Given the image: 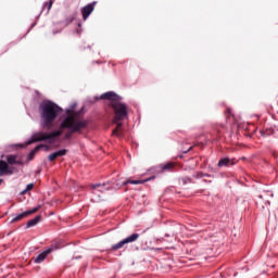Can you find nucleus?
Segmentation results:
<instances>
[{"instance_id":"obj_1","label":"nucleus","mask_w":278,"mask_h":278,"mask_svg":"<svg viewBox=\"0 0 278 278\" xmlns=\"http://www.w3.org/2000/svg\"><path fill=\"white\" fill-rule=\"evenodd\" d=\"M123 97L115 91H106L101 96L87 97V105H94L98 101H109L110 108L114 112L113 123L116 127L113 129L112 135L116 138H125L123 132V121L129 118V105L123 102Z\"/></svg>"},{"instance_id":"obj_2","label":"nucleus","mask_w":278,"mask_h":278,"mask_svg":"<svg viewBox=\"0 0 278 278\" xmlns=\"http://www.w3.org/2000/svg\"><path fill=\"white\" fill-rule=\"evenodd\" d=\"M64 109L52 100H42L38 106L39 125L41 129H51L55 121H62Z\"/></svg>"},{"instance_id":"obj_3","label":"nucleus","mask_w":278,"mask_h":278,"mask_svg":"<svg viewBox=\"0 0 278 278\" xmlns=\"http://www.w3.org/2000/svg\"><path fill=\"white\" fill-rule=\"evenodd\" d=\"M90 125V121L85 118H76V119H70L61 121L60 127L61 129H66L67 131L64 135V140H71L73 138V134H84L88 129Z\"/></svg>"},{"instance_id":"obj_4","label":"nucleus","mask_w":278,"mask_h":278,"mask_svg":"<svg viewBox=\"0 0 278 278\" xmlns=\"http://www.w3.org/2000/svg\"><path fill=\"white\" fill-rule=\"evenodd\" d=\"M225 134H227V127L223 124H213L208 131V142H225Z\"/></svg>"},{"instance_id":"obj_5","label":"nucleus","mask_w":278,"mask_h":278,"mask_svg":"<svg viewBox=\"0 0 278 278\" xmlns=\"http://www.w3.org/2000/svg\"><path fill=\"white\" fill-rule=\"evenodd\" d=\"M240 162L237 157L229 156L224 154L219 156L218 162L216 164L217 168H233Z\"/></svg>"},{"instance_id":"obj_6","label":"nucleus","mask_w":278,"mask_h":278,"mask_svg":"<svg viewBox=\"0 0 278 278\" xmlns=\"http://www.w3.org/2000/svg\"><path fill=\"white\" fill-rule=\"evenodd\" d=\"M37 142H47L49 144V132L45 130L35 131L26 140V144H36Z\"/></svg>"},{"instance_id":"obj_7","label":"nucleus","mask_w":278,"mask_h":278,"mask_svg":"<svg viewBox=\"0 0 278 278\" xmlns=\"http://www.w3.org/2000/svg\"><path fill=\"white\" fill-rule=\"evenodd\" d=\"M61 247L60 243H54L48 247L43 252L39 253L35 258V264H42L45 260H47V255H50V253H53V251H60Z\"/></svg>"},{"instance_id":"obj_8","label":"nucleus","mask_w":278,"mask_h":278,"mask_svg":"<svg viewBox=\"0 0 278 278\" xmlns=\"http://www.w3.org/2000/svg\"><path fill=\"white\" fill-rule=\"evenodd\" d=\"M170 168H173V163H162L157 166H152L148 169L149 173H156L157 176L162 175V173H170Z\"/></svg>"},{"instance_id":"obj_9","label":"nucleus","mask_w":278,"mask_h":278,"mask_svg":"<svg viewBox=\"0 0 278 278\" xmlns=\"http://www.w3.org/2000/svg\"><path fill=\"white\" fill-rule=\"evenodd\" d=\"M14 173H18L16 167L8 165L5 161L0 160V177H3V175H14Z\"/></svg>"},{"instance_id":"obj_10","label":"nucleus","mask_w":278,"mask_h":278,"mask_svg":"<svg viewBox=\"0 0 278 278\" xmlns=\"http://www.w3.org/2000/svg\"><path fill=\"white\" fill-rule=\"evenodd\" d=\"M94 8H97V1H92L81 8L80 12L83 14L84 21H88V18H90V14L94 12Z\"/></svg>"},{"instance_id":"obj_11","label":"nucleus","mask_w":278,"mask_h":278,"mask_svg":"<svg viewBox=\"0 0 278 278\" xmlns=\"http://www.w3.org/2000/svg\"><path fill=\"white\" fill-rule=\"evenodd\" d=\"M76 108H77V102H73L72 104H70V106L65 109V113L63 114V119L61 121H65L67 123L68 121H77V118L71 117V112H74L75 114Z\"/></svg>"},{"instance_id":"obj_12","label":"nucleus","mask_w":278,"mask_h":278,"mask_svg":"<svg viewBox=\"0 0 278 278\" xmlns=\"http://www.w3.org/2000/svg\"><path fill=\"white\" fill-rule=\"evenodd\" d=\"M68 153L66 148L56 150L48 155V162H53V160H58V157H64Z\"/></svg>"},{"instance_id":"obj_13","label":"nucleus","mask_w":278,"mask_h":278,"mask_svg":"<svg viewBox=\"0 0 278 278\" xmlns=\"http://www.w3.org/2000/svg\"><path fill=\"white\" fill-rule=\"evenodd\" d=\"M77 16H79V11L74 10L71 12L70 15L65 16V20L63 22H60V24L65 25V27H66V26L71 25V23H73V21H77Z\"/></svg>"},{"instance_id":"obj_14","label":"nucleus","mask_w":278,"mask_h":278,"mask_svg":"<svg viewBox=\"0 0 278 278\" xmlns=\"http://www.w3.org/2000/svg\"><path fill=\"white\" fill-rule=\"evenodd\" d=\"M62 131L54 129L51 131H48V139H49V144H55V142L59 141V138H61Z\"/></svg>"},{"instance_id":"obj_15","label":"nucleus","mask_w":278,"mask_h":278,"mask_svg":"<svg viewBox=\"0 0 278 278\" xmlns=\"http://www.w3.org/2000/svg\"><path fill=\"white\" fill-rule=\"evenodd\" d=\"M140 238V233L134 232L132 235H129L128 237L122 239V242L125 247V244H131L132 242H136Z\"/></svg>"},{"instance_id":"obj_16","label":"nucleus","mask_w":278,"mask_h":278,"mask_svg":"<svg viewBox=\"0 0 278 278\" xmlns=\"http://www.w3.org/2000/svg\"><path fill=\"white\" fill-rule=\"evenodd\" d=\"M41 220H42V216L40 215L35 216L33 219H29L26 223V229H31V227H36V225H38Z\"/></svg>"},{"instance_id":"obj_17","label":"nucleus","mask_w":278,"mask_h":278,"mask_svg":"<svg viewBox=\"0 0 278 278\" xmlns=\"http://www.w3.org/2000/svg\"><path fill=\"white\" fill-rule=\"evenodd\" d=\"M45 8H47L46 14H49V12L51 11V8H53V0H50L49 2H43L40 13L36 16L37 21L38 18H40V15L42 14V12H45Z\"/></svg>"},{"instance_id":"obj_18","label":"nucleus","mask_w":278,"mask_h":278,"mask_svg":"<svg viewBox=\"0 0 278 278\" xmlns=\"http://www.w3.org/2000/svg\"><path fill=\"white\" fill-rule=\"evenodd\" d=\"M180 151H181V154H178V157L184 159V155L192 151V146H190V143H184Z\"/></svg>"},{"instance_id":"obj_19","label":"nucleus","mask_w":278,"mask_h":278,"mask_svg":"<svg viewBox=\"0 0 278 278\" xmlns=\"http://www.w3.org/2000/svg\"><path fill=\"white\" fill-rule=\"evenodd\" d=\"M157 173L152 174L151 176H148L146 178H140V185L149 184V181H153V179H157Z\"/></svg>"},{"instance_id":"obj_20","label":"nucleus","mask_w":278,"mask_h":278,"mask_svg":"<svg viewBox=\"0 0 278 278\" xmlns=\"http://www.w3.org/2000/svg\"><path fill=\"white\" fill-rule=\"evenodd\" d=\"M129 184L131 185V186H138V185H140V178H138V179H131V178H127L126 180H124L123 182H122V186H129Z\"/></svg>"},{"instance_id":"obj_21","label":"nucleus","mask_w":278,"mask_h":278,"mask_svg":"<svg viewBox=\"0 0 278 278\" xmlns=\"http://www.w3.org/2000/svg\"><path fill=\"white\" fill-rule=\"evenodd\" d=\"M17 156L15 154H8L7 155V164H10V166H14L16 164Z\"/></svg>"},{"instance_id":"obj_22","label":"nucleus","mask_w":278,"mask_h":278,"mask_svg":"<svg viewBox=\"0 0 278 278\" xmlns=\"http://www.w3.org/2000/svg\"><path fill=\"white\" fill-rule=\"evenodd\" d=\"M76 118H84L86 115V105H83L78 111H75Z\"/></svg>"},{"instance_id":"obj_23","label":"nucleus","mask_w":278,"mask_h":278,"mask_svg":"<svg viewBox=\"0 0 278 278\" xmlns=\"http://www.w3.org/2000/svg\"><path fill=\"white\" fill-rule=\"evenodd\" d=\"M38 151L39 150H38L37 146H35L34 149L30 150V152L28 153V155L26 157L27 162H31V160H34V157H36V153H38Z\"/></svg>"},{"instance_id":"obj_24","label":"nucleus","mask_w":278,"mask_h":278,"mask_svg":"<svg viewBox=\"0 0 278 278\" xmlns=\"http://www.w3.org/2000/svg\"><path fill=\"white\" fill-rule=\"evenodd\" d=\"M23 218H27V213L26 212L20 213L16 216H14L11 219V223H18V220H23Z\"/></svg>"},{"instance_id":"obj_25","label":"nucleus","mask_w":278,"mask_h":278,"mask_svg":"<svg viewBox=\"0 0 278 278\" xmlns=\"http://www.w3.org/2000/svg\"><path fill=\"white\" fill-rule=\"evenodd\" d=\"M179 184H182V186H188V184H192V178L190 176H184L178 178Z\"/></svg>"},{"instance_id":"obj_26","label":"nucleus","mask_w":278,"mask_h":278,"mask_svg":"<svg viewBox=\"0 0 278 278\" xmlns=\"http://www.w3.org/2000/svg\"><path fill=\"white\" fill-rule=\"evenodd\" d=\"M42 205L38 204L37 206L25 211L26 212V216H29L31 214H36V212H38L39 210H41Z\"/></svg>"},{"instance_id":"obj_27","label":"nucleus","mask_w":278,"mask_h":278,"mask_svg":"<svg viewBox=\"0 0 278 278\" xmlns=\"http://www.w3.org/2000/svg\"><path fill=\"white\" fill-rule=\"evenodd\" d=\"M224 114L227 119L231 118V117H233V110L231 108H226V110L224 111Z\"/></svg>"},{"instance_id":"obj_28","label":"nucleus","mask_w":278,"mask_h":278,"mask_svg":"<svg viewBox=\"0 0 278 278\" xmlns=\"http://www.w3.org/2000/svg\"><path fill=\"white\" fill-rule=\"evenodd\" d=\"M125 244L123 243V240L118 241L116 244L112 245L113 251H118V249H123Z\"/></svg>"},{"instance_id":"obj_29","label":"nucleus","mask_w":278,"mask_h":278,"mask_svg":"<svg viewBox=\"0 0 278 278\" xmlns=\"http://www.w3.org/2000/svg\"><path fill=\"white\" fill-rule=\"evenodd\" d=\"M36 147L38 148V151H40L41 149H43L45 151H49V149H51L49 144H45V143H39Z\"/></svg>"},{"instance_id":"obj_30","label":"nucleus","mask_w":278,"mask_h":278,"mask_svg":"<svg viewBox=\"0 0 278 278\" xmlns=\"http://www.w3.org/2000/svg\"><path fill=\"white\" fill-rule=\"evenodd\" d=\"M260 134L262 138H269V136H273V132H268L267 130H260Z\"/></svg>"},{"instance_id":"obj_31","label":"nucleus","mask_w":278,"mask_h":278,"mask_svg":"<svg viewBox=\"0 0 278 278\" xmlns=\"http://www.w3.org/2000/svg\"><path fill=\"white\" fill-rule=\"evenodd\" d=\"M12 147H15L17 149H25L26 147H29V144H27V141H25V143H15Z\"/></svg>"},{"instance_id":"obj_32","label":"nucleus","mask_w":278,"mask_h":278,"mask_svg":"<svg viewBox=\"0 0 278 278\" xmlns=\"http://www.w3.org/2000/svg\"><path fill=\"white\" fill-rule=\"evenodd\" d=\"M97 188H105V184H101V182L93 184L91 187V190H97Z\"/></svg>"},{"instance_id":"obj_33","label":"nucleus","mask_w":278,"mask_h":278,"mask_svg":"<svg viewBox=\"0 0 278 278\" xmlns=\"http://www.w3.org/2000/svg\"><path fill=\"white\" fill-rule=\"evenodd\" d=\"M194 179H203V172H195L193 174Z\"/></svg>"},{"instance_id":"obj_34","label":"nucleus","mask_w":278,"mask_h":278,"mask_svg":"<svg viewBox=\"0 0 278 278\" xmlns=\"http://www.w3.org/2000/svg\"><path fill=\"white\" fill-rule=\"evenodd\" d=\"M34 182H30V184H28V185H26V190L29 192V190H34Z\"/></svg>"},{"instance_id":"obj_35","label":"nucleus","mask_w":278,"mask_h":278,"mask_svg":"<svg viewBox=\"0 0 278 278\" xmlns=\"http://www.w3.org/2000/svg\"><path fill=\"white\" fill-rule=\"evenodd\" d=\"M74 34H77V36H81V28H76L74 30Z\"/></svg>"},{"instance_id":"obj_36","label":"nucleus","mask_w":278,"mask_h":278,"mask_svg":"<svg viewBox=\"0 0 278 278\" xmlns=\"http://www.w3.org/2000/svg\"><path fill=\"white\" fill-rule=\"evenodd\" d=\"M15 164H17L18 166H24L25 163H23V161L16 159Z\"/></svg>"},{"instance_id":"obj_37","label":"nucleus","mask_w":278,"mask_h":278,"mask_svg":"<svg viewBox=\"0 0 278 278\" xmlns=\"http://www.w3.org/2000/svg\"><path fill=\"white\" fill-rule=\"evenodd\" d=\"M37 24H38L37 22H34V23L31 24L30 28L27 30L26 34H29V33L31 31L33 27H35Z\"/></svg>"},{"instance_id":"obj_38","label":"nucleus","mask_w":278,"mask_h":278,"mask_svg":"<svg viewBox=\"0 0 278 278\" xmlns=\"http://www.w3.org/2000/svg\"><path fill=\"white\" fill-rule=\"evenodd\" d=\"M237 160H239V161L241 160V162H248L249 161V159L247 156H241V157H239Z\"/></svg>"},{"instance_id":"obj_39","label":"nucleus","mask_w":278,"mask_h":278,"mask_svg":"<svg viewBox=\"0 0 278 278\" xmlns=\"http://www.w3.org/2000/svg\"><path fill=\"white\" fill-rule=\"evenodd\" d=\"M203 177L212 178V177H214V175L213 174H208V173H203Z\"/></svg>"},{"instance_id":"obj_40","label":"nucleus","mask_w":278,"mask_h":278,"mask_svg":"<svg viewBox=\"0 0 278 278\" xmlns=\"http://www.w3.org/2000/svg\"><path fill=\"white\" fill-rule=\"evenodd\" d=\"M144 199H146V195H142L143 205L147 206V205H149V202H147V200H144Z\"/></svg>"},{"instance_id":"obj_41","label":"nucleus","mask_w":278,"mask_h":278,"mask_svg":"<svg viewBox=\"0 0 278 278\" xmlns=\"http://www.w3.org/2000/svg\"><path fill=\"white\" fill-rule=\"evenodd\" d=\"M62 30H52L53 36H56V34H60Z\"/></svg>"},{"instance_id":"obj_42","label":"nucleus","mask_w":278,"mask_h":278,"mask_svg":"<svg viewBox=\"0 0 278 278\" xmlns=\"http://www.w3.org/2000/svg\"><path fill=\"white\" fill-rule=\"evenodd\" d=\"M203 184H212V180L202 179Z\"/></svg>"},{"instance_id":"obj_43","label":"nucleus","mask_w":278,"mask_h":278,"mask_svg":"<svg viewBox=\"0 0 278 278\" xmlns=\"http://www.w3.org/2000/svg\"><path fill=\"white\" fill-rule=\"evenodd\" d=\"M151 227H153V225H151L150 227L146 228L142 233H147V231H149V229H151Z\"/></svg>"},{"instance_id":"obj_44","label":"nucleus","mask_w":278,"mask_h":278,"mask_svg":"<svg viewBox=\"0 0 278 278\" xmlns=\"http://www.w3.org/2000/svg\"><path fill=\"white\" fill-rule=\"evenodd\" d=\"M27 192H29V191L24 189V190H22L21 194H27Z\"/></svg>"},{"instance_id":"obj_45","label":"nucleus","mask_w":278,"mask_h":278,"mask_svg":"<svg viewBox=\"0 0 278 278\" xmlns=\"http://www.w3.org/2000/svg\"><path fill=\"white\" fill-rule=\"evenodd\" d=\"M169 262H175L174 260H173V256H168V258H167Z\"/></svg>"},{"instance_id":"obj_46","label":"nucleus","mask_w":278,"mask_h":278,"mask_svg":"<svg viewBox=\"0 0 278 278\" xmlns=\"http://www.w3.org/2000/svg\"><path fill=\"white\" fill-rule=\"evenodd\" d=\"M212 173H216V169L214 167H210Z\"/></svg>"},{"instance_id":"obj_47","label":"nucleus","mask_w":278,"mask_h":278,"mask_svg":"<svg viewBox=\"0 0 278 278\" xmlns=\"http://www.w3.org/2000/svg\"><path fill=\"white\" fill-rule=\"evenodd\" d=\"M78 27H81V21L78 22Z\"/></svg>"},{"instance_id":"obj_48","label":"nucleus","mask_w":278,"mask_h":278,"mask_svg":"<svg viewBox=\"0 0 278 278\" xmlns=\"http://www.w3.org/2000/svg\"><path fill=\"white\" fill-rule=\"evenodd\" d=\"M165 238H170V235L166 233V235H165Z\"/></svg>"},{"instance_id":"obj_49","label":"nucleus","mask_w":278,"mask_h":278,"mask_svg":"<svg viewBox=\"0 0 278 278\" xmlns=\"http://www.w3.org/2000/svg\"><path fill=\"white\" fill-rule=\"evenodd\" d=\"M155 251H162V248H156Z\"/></svg>"},{"instance_id":"obj_50","label":"nucleus","mask_w":278,"mask_h":278,"mask_svg":"<svg viewBox=\"0 0 278 278\" xmlns=\"http://www.w3.org/2000/svg\"><path fill=\"white\" fill-rule=\"evenodd\" d=\"M87 49H92V46H90V45H89V46H87Z\"/></svg>"},{"instance_id":"obj_51","label":"nucleus","mask_w":278,"mask_h":278,"mask_svg":"<svg viewBox=\"0 0 278 278\" xmlns=\"http://www.w3.org/2000/svg\"><path fill=\"white\" fill-rule=\"evenodd\" d=\"M37 175H40V169L36 172Z\"/></svg>"},{"instance_id":"obj_52","label":"nucleus","mask_w":278,"mask_h":278,"mask_svg":"<svg viewBox=\"0 0 278 278\" xmlns=\"http://www.w3.org/2000/svg\"><path fill=\"white\" fill-rule=\"evenodd\" d=\"M1 184H3V179L0 178V186H1Z\"/></svg>"},{"instance_id":"obj_53","label":"nucleus","mask_w":278,"mask_h":278,"mask_svg":"<svg viewBox=\"0 0 278 278\" xmlns=\"http://www.w3.org/2000/svg\"><path fill=\"white\" fill-rule=\"evenodd\" d=\"M81 51H86V48H80Z\"/></svg>"},{"instance_id":"obj_54","label":"nucleus","mask_w":278,"mask_h":278,"mask_svg":"<svg viewBox=\"0 0 278 278\" xmlns=\"http://www.w3.org/2000/svg\"><path fill=\"white\" fill-rule=\"evenodd\" d=\"M137 121H140V115L137 116Z\"/></svg>"},{"instance_id":"obj_55","label":"nucleus","mask_w":278,"mask_h":278,"mask_svg":"<svg viewBox=\"0 0 278 278\" xmlns=\"http://www.w3.org/2000/svg\"><path fill=\"white\" fill-rule=\"evenodd\" d=\"M76 260H81V256L76 257Z\"/></svg>"},{"instance_id":"obj_56","label":"nucleus","mask_w":278,"mask_h":278,"mask_svg":"<svg viewBox=\"0 0 278 278\" xmlns=\"http://www.w3.org/2000/svg\"><path fill=\"white\" fill-rule=\"evenodd\" d=\"M140 248L136 247V251H139Z\"/></svg>"},{"instance_id":"obj_57","label":"nucleus","mask_w":278,"mask_h":278,"mask_svg":"<svg viewBox=\"0 0 278 278\" xmlns=\"http://www.w3.org/2000/svg\"><path fill=\"white\" fill-rule=\"evenodd\" d=\"M143 249V251H147V248H142Z\"/></svg>"},{"instance_id":"obj_58","label":"nucleus","mask_w":278,"mask_h":278,"mask_svg":"<svg viewBox=\"0 0 278 278\" xmlns=\"http://www.w3.org/2000/svg\"><path fill=\"white\" fill-rule=\"evenodd\" d=\"M149 249H152V250H153V249H155V248H149Z\"/></svg>"}]
</instances>
